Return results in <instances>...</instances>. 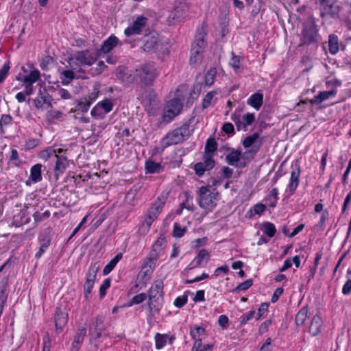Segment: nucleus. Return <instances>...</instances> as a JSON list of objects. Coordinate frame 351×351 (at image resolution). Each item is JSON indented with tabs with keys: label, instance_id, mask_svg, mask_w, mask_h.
I'll return each instance as SVG.
<instances>
[{
	"label": "nucleus",
	"instance_id": "nucleus-1",
	"mask_svg": "<svg viewBox=\"0 0 351 351\" xmlns=\"http://www.w3.org/2000/svg\"><path fill=\"white\" fill-rule=\"evenodd\" d=\"M299 47L317 48L322 40L316 19L311 16L302 23Z\"/></svg>",
	"mask_w": 351,
	"mask_h": 351
},
{
	"label": "nucleus",
	"instance_id": "nucleus-2",
	"mask_svg": "<svg viewBox=\"0 0 351 351\" xmlns=\"http://www.w3.org/2000/svg\"><path fill=\"white\" fill-rule=\"evenodd\" d=\"M157 75L155 64L152 62H145L136 68L134 80L142 87H146L152 84Z\"/></svg>",
	"mask_w": 351,
	"mask_h": 351
},
{
	"label": "nucleus",
	"instance_id": "nucleus-3",
	"mask_svg": "<svg viewBox=\"0 0 351 351\" xmlns=\"http://www.w3.org/2000/svg\"><path fill=\"white\" fill-rule=\"evenodd\" d=\"M197 194L198 204L202 208L211 211L216 207V200L219 195L218 192H210L208 186H203L199 189Z\"/></svg>",
	"mask_w": 351,
	"mask_h": 351
},
{
	"label": "nucleus",
	"instance_id": "nucleus-4",
	"mask_svg": "<svg viewBox=\"0 0 351 351\" xmlns=\"http://www.w3.org/2000/svg\"><path fill=\"white\" fill-rule=\"evenodd\" d=\"M319 4L320 17L322 19L329 16L334 19H339L341 6L337 4V0H317Z\"/></svg>",
	"mask_w": 351,
	"mask_h": 351
},
{
	"label": "nucleus",
	"instance_id": "nucleus-5",
	"mask_svg": "<svg viewBox=\"0 0 351 351\" xmlns=\"http://www.w3.org/2000/svg\"><path fill=\"white\" fill-rule=\"evenodd\" d=\"M291 169V172L287 190L289 193V195H293L295 193L300 181L301 167L298 160L292 162Z\"/></svg>",
	"mask_w": 351,
	"mask_h": 351
},
{
	"label": "nucleus",
	"instance_id": "nucleus-6",
	"mask_svg": "<svg viewBox=\"0 0 351 351\" xmlns=\"http://www.w3.org/2000/svg\"><path fill=\"white\" fill-rule=\"evenodd\" d=\"M208 34V25L206 22H203L201 26L198 27L196 30L195 40L192 44L191 48L204 52V49L207 46L206 37Z\"/></svg>",
	"mask_w": 351,
	"mask_h": 351
},
{
	"label": "nucleus",
	"instance_id": "nucleus-7",
	"mask_svg": "<svg viewBox=\"0 0 351 351\" xmlns=\"http://www.w3.org/2000/svg\"><path fill=\"white\" fill-rule=\"evenodd\" d=\"M187 5L182 2L176 4L167 17V22L169 25H173L180 22L187 14Z\"/></svg>",
	"mask_w": 351,
	"mask_h": 351
},
{
	"label": "nucleus",
	"instance_id": "nucleus-8",
	"mask_svg": "<svg viewBox=\"0 0 351 351\" xmlns=\"http://www.w3.org/2000/svg\"><path fill=\"white\" fill-rule=\"evenodd\" d=\"M183 107L182 100L179 98H173L167 104V112L162 116V120L170 122L176 116L180 114Z\"/></svg>",
	"mask_w": 351,
	"mask_h": 351
},
{
	"label": "nucleus",
	"instance_id": "nucleus-9",
	"mask_svg": "<svg viewBox=\"0 0 351 351\" xmlns=\"http://www.w3.org/2000/svg\"><path fill=\"white\" fill-rule=\"evenodd\" d=\"M227 151L229 154L226 156V161L229 165L234 166L239 169H243L247 167V162L241 161V149L228 147Z\"/></svg>",
	"mask_w": 351,
	"mask_h": 351
},
{
	"label": "nucleus",
	"instance_id": "nucleus-10",
	"mask_svg": "<svg viewBox=\"0 0 351 351\" xmlns=\"http://www.w3.org/2000/svg\"><path fill=\"white\" fill-rule=\"evenodd\" d=\"M99 54L97 52L94 53L88 49L76 51L75 53V60L83 66H91L97 60Z\"/></svg>",
	"mask_w": 351,
	"mask_h": 351
},
{
	"label": "nucleus",
	"instance_id": "nucleus-11",
	"mask_svg": "<svg viewBox=\"0 0 351 351\" xmlns=\"http://www.w3.org/2000/svg\"><path fill=\"white\" fill-rule=\"evenodd\" d=\"M213 157V156L203 155V162H197L194 165L193 169L197 176H202L205 171H210L215 167V161Z\"/></svg>",
	"mask_w": 351,
	"mask_h": 351
},
{
	"label": "nucleus",
	"instance_id": "nucleus-12",
	"mask_svg": "<svg viewBox=\"0 0 351 351\" xmlns=\"http://www.w3.org/2000/svg\"><path fill=\"white\" fill-rule=\"evenodd\" d=\"M147 21V19L144 16H138L133 23L125 29V35L130 37L132 35L140 34L143 28L146 25Z\"/></svg>",
	"mask_w": 351,
	"mask_h": 351
},
{
	"label": "nucleus",
	"instance_id": "nucleus-13",
	"mask_svg": "<svg viewBox=\"0 0 351 351\" xmlns=\"http://www.w3.org/2000/svg\"><path fill=\"white\" fill-rule=\"evenodd\" d=\"M142 49L148 53L156 52L159 46V38L156 33H151L143 38Z\"/></svg>",
	"mask_w": 351,
	"mask_h": 351
},
{
	"label": "nucleus",
	"instance_id": "nucleus-14",
	"mask_svg": "<svg viewBox=\"0 0 351 351\" xmlns=\"http://www.w3.org/2000/svg\"><path fill=\"white\" fill-rule=\"evenodd\" d=\"M184 141V137L181 135V132L176 128L172 132L166 134L162 139L161 144L164 147H167L173 145L182 143Z\"/></svg>",
	"mask_w": 351,
	"mask_h": 351
},
{
	"label": "nucleus",
	"instance_id": "nucleus-15",
	"mask_svg": "<svg viewBox=\"0 0 351 351\" xmlns=\"http://www.w3.org/2000/svg\"><path fill=\"white\" fill-rule=\"evenodd\" d=\"M54 322L56 330L61 332L68 322V313L64 308L57 307L54 314Z\"/></svg>",
	"mask_w": 351,
	"mask_h": 351
},
{
	"label": "nucleus",
	"instance_id": "nucleus-16",
	"mask_svg": "<svg viewBox=\"0 0 351 351\" xmlns=\"http://www.w3.org/2000/svg\"><path fill=\"white\" fill-rule=\"evenodd\" d=\"M38 241L40 246L38 251L35 254V258L36 259L41 258L43 254L48 249L51 241V236L49 232L45 231L39 235Z\"/></svg>",
	"mask_w": 351,
	"mask_h": 351
},
{
	"label": "nucleus",
	"instance_id": "nucleus-17",
	"mask_svg": "<svg viewBox=\"0 0 351 351\" xmlns=\"http://www.w3.org/2000/svg\"><path fill=\"white\" fill-rule=\"evenodd\" d=\"M337 94V90L335 89H332L328 91H321L317 95H315L311 99H306L303 102L304 104L310 103L312 105H318L321 104L323 101L328 99L332 96H335Z\"/></svg>",
	"mask_w": 351,
	"mask_h": 351
},
{
	"label": "nucleus",
	"instance_id": "nucleus-18",
	"mask_svg": "<svg viewBox=\"0 0 351 351\" xmlns=\"http://www.w3.org/2000/svg\"><path fill=\"white\" fill-rule=\"evenodd\" d=\"M56 159V165L54 167V176L56 179L58 180V177L60 174L63 173L66 168L69 165V161L67 158L64 156H58L56 154V157L54 158Z\"/></svg>",
	"mask_w": 351,
	"mask_h": 351
},
{
	"label": "nucleus",
	"instance_id": "nucleus-19",
	"mask_svg": "<svg viewBox=\"0 0 351 351\" xmlns=\"http://www.w3.org/2000/svg\"><path fill=\"white\" fill-rule=\"evenodd\" d=\"M119 41V38L114 34L110 36L103 42L100 49L97 51V53L99 54L101 52L104 53H109L118 45Z\"/></svg>",
	"mask_w": 351,
	"mask_h": 351
},
{
	"label": "nucleus",
	"instance_id": "nucleus-20",
	"mask_svg": "<svg viewBox=\"0 0 351 351\" xmlns=\"http://www.w3.org/2000/svg\"><path fill=\"white\" fill-rule=\"evenodd\" d=\"M205 258H207V260L208 259L209 253L206 249H202L198 252L197 256H195V258L188 265L186 269L191 270L199 267Z\"/></svg>",
	"mask_w": 351,
	"mask_h": 351
},
{
	"label": "nucleus",
	"instance_id": "nucleus-21",
	"mask_svg": "<svg viewBox=\"0 0 351 351\" xmlns=\"http://www.w3.org/2000/svg\"><path fill=\"white\" fill-rule=\"evenodd\" d=\"M247 104L258 110L263 103V95L260 93L252 94L246 101Z\"/></svg>",
	"mask_w": 351,
	"mask_h": 351
},
{
	"label": "nucleus",
	"instance_id": "nucleus-22",
	"mask_svg": "<svg viewBox=\"0 0 351 351\" xmlns=\"http://www.w3.org/2000/svg\"><path fill=\"white\" fill-rule=\"evenodd\" d=\"M163 281L162 280H157L154 281V284L149 289L147 298L151 297L154 298V296L160 295V294H164L163 292Z\"/></svg>",
	"mask_w": 351,
	"mask_h": 351
},
{
	"label": "nucleus",
	"instance_id": "nucleus-23",
	"mask_svg": "<svg viewBox=\"0 0 351 351\" xmlns=\"http://www.w3.org/2000/svg\"><path fill=\"white\" fill-rule=\"evenodd\" d=\"M167 199V195L162 194L152 204L149 210H152L154 213L159 215L166 203Z\"/></svg>",
	"mask_w": 351,
	"mask_h": 351
},
{
	"label": "nucleus",
	"instance_id": "nucleus-24",
	"mask_svg": "<svg viewBox=\"0 0 351 351\" xmlns=\"http://www.w3.org/2000/svg\"><path fill=\"white\" fill-rule=\"evenodd\" d=\"M42 167L41 164L38 163L31 167L29 179L33 183H37L42 180Z\"/></svg>",
	"mask_w": 351,
	"mask_h": 351
},
{
	"label": "nucleus",
	"instance_id": "nucleus-25",
	"mask_svg": "<svg viewBox=\"0 0 351 351\" xmlns=\"http://www.w3.org/2000/svg\"><path fill=\"white\" fill-rule=\"evenodd\" d=\"M260 143L258 145H254L249 149L245 150L243 153L241 152V161H245L248 163L250 160H253L261 147Z\"/></svg>",
	"mask_w": 351,
	"mask_h": 351
},
{
	"label": "nucleus",
	"instance_id": "nucleus-26",
	"mask_svg": "<svg viewBox=\"0 0 351 351\" xmlns=\"http://www.w3.org/2000/svg\"><path fill=\"white\" fill-rule=\"evenodd\" d=\"M99 268L100 264L99 261L91 263L86 274V281L95 282Z\"/></svg>",
	"mask_w": 351,
	"mask_h": 351
},
{
	"label": "nucleus",
	"instance_id": "nucleus-27",
	"mask_svg": "<svg viewBox=\"0 0 351 351\" xmlns=\"http://www.w3.org/2000/svg\"><path fill=\"white\" fill-rule=\"evenodd\" d=\"M322 324V321L319 315H316L313 316L309 326V332L313 336H316L319 334L321 332Z\"/></svg>",
	"mask_w": 351,
	"mask_h": 351
},
{
	"label": "nucleus",
	"instance_id": "nucleus-28",
	"mask_svg": "<svg viewBox=\"0 0 351 351\" xmlns=\"http://www.w3.org/2000/svg\"><path fill=\"white\" fill-rule=\"evenodd\" d=\"M195 117H191L186 122H185L182 126L177 128L176 129L181 132V135L184 137V139L188 138L191 136L193 129L190 130V125L193 123Z\"/></svg>",
	"mask_w": 351,
	"mask_h": 351
},
{
	"label": "nucleus",
	"instance_id": "nucleus-29",
	"mask_svg": "<svg viewBox=\"0 0 351 351\" xmlns=\"http://www.w3.org/2000/svg\"><path fill=\"white\" fill-rule=\"evenodd\" d=\"M167 241L164 234H160L158 239L154 242L152 247L151 252H156L158 256L166 246Z\"/></svg>",
	"mask_w": 351,
	"mask_h": 351
},
{
	"label": "nucleus",
	"instance_id": "nucleus-30",
	"mask_svg": "<svg viewBox=\"0 0 351 351\" xmlns=\"http://www.w3.org/2000/svg\"><path fill=\"white\" fill-rule=\"evenodd\" d=\"M328 49L332 55H335L339 50V38L336 34H332L328 36Z\"/></svg>",
	"mask_w": 351,
	"mask_h": 351
},
{
	"label": "nucleus",
	"instance_id": "nucleus-31",
	"mask_svg": "<svg viewBox=\"0 0 351 351\" xmlns=\"http://www.w3.org/2000/svg\"><path fill=\"white\" fill-rule=\"evenodd\" d=\"M164 168L159 162H156L153 160H147L145 162L146 173H160L163 171Z\"/></svg>",
	"mask_w": 351,
	"mask_h": 351
},
{
	"label": "nucleus",
	"instance_id": "nucleus-32",
	"mask_svg": "<svg viewBox=\"0 0 351 351\" xmlns=\"http://www.w3.org/2000/svg\"><path fill=\"white\" fill-rule=\"evenodd\" d=\"M40 73L38 69H35L31 71L28 75H25L22 79V82L23 84H33L40 80Z\"/></svg>",
	"mask_w": 351,
	"mask_h": 351
},
{
	"label": "nucleus",
	"instance_id": "nucleus-33",
	"mask_svg": "<svg viewBox=\"0 0 351 351\" xmlns=\"http://www.w3.org/2000/svg\"><path fill=\"white\" fill-rule=\"evenodd\" d=\"M123 254L118 253L104 268L103 275L106 276L110 274L115 267L117 263L122 258Z\"/></svg>",
	"mask_w": 351,
	"mask_h": 351
},
{
	"label": "nucleus",
	"instance_id": "nucleus-34",
	"mask_svg": "<svg viewBox=\"0 0 351 351\" xmlns=\"http://www.w3.org/2000/svg\"><path fill=\"white\" fill-rule=\"evenodd\" d=\"M217 149V143L214 138L207 139L205 145V150L203 155L213 156L214 152Z\"/></svg>",
	"mask_w": 351,
	"mask_h": 351
},
{
	"label": "nucleus",
	"instance_id": "nucleus-35",
	"mask_svg": "<svg viewBox=\"0 0 351 351\" xmlns=\"http://www.w3.org/2000/svg\"><path fill=\"white\" fill-rule=\"evenodd\" d=\"M308 316V306H303L296 314L295 323L298 326H302Z\"/></svg>",
	"mask_w": 351,
	"mask_h": 351
},
{
	"label": "nucleus",
	"instance_id": "nucleus-36",
	"mask_svg": "<svg viewBox=\"0 0 351 351\" xmlns=\"http://www.w3.org/2000/svg\"><path fill=\"white\" fill-rule=\"evenodd\" d=\"M255 121L254 113L247 112L241 117V130L246 131L247 128Z\"/></svg>",
	"mask_w": 351,
	"mask_h": 351
},
{
	"label": "nucleus",
	"instance_id": "nucleus-37",
	"mask_svg": "<svg viewBox=\"0 0 351 351\" xmlns=\"http://www.w3.org/2000/svg\"><path fill=\"white\" fill-rule=\"evenodd\" d=\"M158 257V255L156 252H150L145 259L144 265L143 266V269H145V268H152V269H154L156 262Z\"/></svg>",
	"mask_w": 351,
	"mask_h": 351
},
{
	"label": "nucleus",
	"instance_id": "nucleus-38",
	"mask_svg": "<svg viewBox=\"0 0 351 351\" xmlns=\"http://www.w3.org/2000/svg\"><path fill=\"white\" fill-rule=\"evenodd\" d=\"M261 230L263 231L265 234L267 235L270 238L274 237L276 233V229L274 223L269 221H265L261 224Z\"/></svg>",
	"mask_w": 351,
	"mask_h": 351
},
{
	"label": "nucleus",
	"instance_id": "nucleus-39",
	"mask_svg": "<svg viewBox=\"0 0 351 351\" xmlns=\"http://www.w3.org/2000/svg\"><path fill=\"white\" fill-rule=\"evenodd\" d=\"M149 314L152 317L158 313L163 306V301H147Z\"/></svg>",
	"mask_w": 351,
	"mask_h": 351
},
{
	"label": "nucleus",
	"instance_id": "nucleus-40",
	"mask_svg": "<svg viewBox=\"0 0 351 351\" xmlns=\"http://www.w3.org/2000/svg\"><path fill=\"white\" fill-rule=\"evenodd\" d=\"M259 138V133L254 132L252 135L246 136L242 141V145L245 148L252 147L254 145H256L255 144L256 140Z\"/></svg>",
	"mask_w": 351,
	"mask_h": 351
},
{
	"label": "nucleus",
	"instance_id": "nucleus-41",
	"mask_svg": "<svg viewBox=\"0 0 351 351\" xmlns=\"http://www.w3.org/2000/svg\"><path fill=\"white\" fill-rule=\"evenodd\" d=\"M217 69L211 67L206 73L204 76V82L207 86H211L214 84L217 75Z\"/></svg>",
	"mask_w": 351,
	"mask_h": 351
},
{
	"label": "nucleus",
	"instance_id": "nucleus-42",
	"mask_svg": "<svg viewBox=\"0 0 351 351\" xmlns=\"http://www.w3.org/2000/svg\"><path fill=\"white\" fill-rule=\"evenodd\" d=\"M168 337L167 334L156 333L155 335L156 348L157 350L162 348L166 345Z\"/></svg>",
	"mask_w": 351,
	"mask_h": 351
},
{
	"label": "nucleus",
	"instance_id": "nucleus-43",
	"mask_svg": "<svg viewBox=\"0 0 351 351\" xmlns=\"http://www.w3.org/2000/svg\"><path fill=\"white\" fill-rule=\"evenodd\" d=\"M186 227H181L178 223L175 222L173 224L172 235L175 238H181L186 232Z\"/></svg>",
	"mask_w": 351,
	"mask_h": 351
},
{
	"label": "nucleus",
	"instance_id": "nucleus-44",
	"mask_svg": "<svg viewBox=\"0 0 351 351\" xmlns=\"http://www.w3.org/2000/svg\"><path fill=\"white\" fill-rule=\"evenodd\" d=\"M38 156L39 158L45 160H47L48 159H50L51 158H54L55 157H56V150L51 147H49L45 150L41 151L38 154Z\"/></svg>",
	"mask_w": 351,
	"mask_h": 351
},
{
	"label": "nucleus",
	"instance_id": "nucleus-45",
	"mask_svg": "<svg viewBox=\"0 0 351 351\" xmlns=\"http://www.w3.org/2000/svg\"><path fill=\"white\" fill-rule=\"evenodd\" d=\"M46 99L43 96L42 86L38 90V97L34 99L35 107L38 109H43V105L46 104Z\"/></svg>",
	"mask_w": 351,
	"mask_h": 351
},
{
	"label": "nucleus",
	"instance_id": "nucleus-46",
	"mask_svg": "<svg viewBox=\"0 0 351 351\" xmlns=\"http://www.w3.org/2000/svg\"><path fill=\"white\" fill-rule=\"evenodd\" d=\"M91 105V101H88L87 98H84L77 101L76 106V110L80 111L83 113L86 112Z\"/></svg>",
	"mask_w": 351,
	"mask_h": 351
},
{
	"label": "nucleus",
	"instance_id": "nucleus-47",
	"mask_svg": "<svg viewBox=\"0 0 351 351\" xmlns=\"http://www.w3.org/2000/svg\"><path fill=\"white\" fill-rule=\"evenodd\" d=\"M206 332L205 328L202 326H195L191 328L190 335L193 339L201 338Z\"/></svg>",
	"mask_w": 351,
	"mask_h": 351
},
{
	"label": "nucleus",
	"instance_id": "nucleus-48",
	"mask_svg": "<svg viewBox=\"0 0 351 351\" xmlns=\"http://www.w3.org/2000/svg\"><path fill=\"white\" fill-rule=\"evenodd\" d=\"M203 51L195 49V48L191 49V57H190V64H195L198 62L201 59V54Z\"/></svg>",
	"mask_w": 351,
	"mask_h": 351
},
{
	"label": "nucleus",
	"instance_id": "nucleus-49",
	"mask_svg": "<svg viewBox=\"0 0 351 351\" xmlns=\"http://www.w3.org/2000/svg\"><path fill=\"white\" fill-rule=\"evenodd\" d=\"M10 69V61H6L0 69V83L3 82L4 80L6 79V77L9 73Z\"/></svg>",
	"mask_w": 351,
	"mask_h": 351
},
{
	"label": "nucleus",
	"instance_id": "nucleus-50",
	"mask_svg": "<svg viewBox=\"0 0 351 351\" xmlns=\"http://www.w3.org/2000/svg\"><path fill=\"white\" fill-rule=\"evenodd\" d=\"M97 104L101 108L102 110L105 112V115L110 112L113 108L112 102L108 99H104L101 102H99Z\"/></svg>",
	"mask_w": 351,
	"mask_h": 351
},
{
	"label": "nucleus",
	"instance_id": "nucleus-51",
	"mask_svg": "<svg viewBox=\"0 0 351 351\" xmlns=\"http://www.w3.org/2000/svg\"><path fill=\"white\" fill-rule=\"evenodd\" d=\"M147 298V294L141 293L134 295L129 302L128 306H131L134 304H139L142 303Z\"/></svg>",
	"mask_w": 351,
	"mask_h": 351
},
{
	"label": "nucleus",
	"instance_id": "nucleus-52",
	"mask_svg": "<svg viewBox=\"0 0 351 351\" xmlns=\"http://www.w3.org/2000/svg\"><path fill=\"white\" fill-rule=\"evenodd\" d=\"M51 215V213L49 210H46L43 213H40L38 211H36L33 214V217L36 223L41 222L47 219H48Z\"/></svg>",
	"mask_w": 351,
	"mask_h": 351
},
{
	"label": "nucleus",
	"instance_id": "nucleus-53",
	"mask_svg": "<svg viewBox=\"0 0 351 351\" xmlns=\"http://www.w3.org/2000/svg\"><path fill=\"white\" fill-rule=\"evenodd\" d=\"M86 334V328L85 327L78 329L73 341H75V343L82 344L84 341Z\"/></svg>",
	"mask_w": 351,
	"mask_h": 351
},
{
	"label": "nucleus",
	"instance_id": "nucleus-54",
	"mask_svg": "<svg viewBox=\"0 0 351 351\" xmlns=\"http://www.w3.org/2000/svg\"><path fill=\"white\" fill-rule=\"evenodd\" d=\"M93 117L97 119H102L105 117V112H104L100 106L97 104L90 112Z\"/></svg>",
	"mask_w": 351,
	"mask_h": 351
},
{
	"label": "nucleus",
	"instance_id": "nucleus-55",
	"mask_svg": "<svg viewBox=\"0 0 351 351\" xmlns=\"http://www.w3.org/2000/svg\"><path fill=\"white\" fill-rule=\"evenodd\" d=\"M13 119L10 114H3L0 119V129L2 134L4 133L3 126H7L12 124Z\"/></svg>",
	"mask_w": 351,
	"mask_h": 351
},
{
	"label": "nucleus",
	"instance_id": "nucleus-56",
	"mask_svg": "<svg viewBox=\"0 0 351 351\" xmlns=\"http://www.w3.org/2000/svg\"><path fill=\"white\" fill-rule=\"evenodd\" d=\"M62 75L64 77L62 82L64 85H68L75 78V73L73 70H65L62 73Z\"/></svg>",
	"mask_w": 351,
	"mask_h": 351
},
{
	"label": "nucleus",
	"instance_id": "nucleus-57",
	"mask_svg": "<svg viewBox=\"0 0 351 351\" xmlns=\"http://www.w3.org/2000/svg\"><path fill=\"white\" fill-rule=\"evenodd\" d=\"M111 280L106 278L99 287V298H103L106 294V290L110 287Z\"/></svg>",
	"mask_w": 351,
	"mask_h": 351
},
{
	"label": "nucleus",
	"instance_id": "nucleus-58",
	"mask_svg": "<svg viewBox=\"0 0 351 351\" xmlns=\"http://www.w3.org/2000/svg\"><path fill=\"white\" fill-rule=\"evenodd\" d=\"M217 94L216 91H210L208 92L202 101V108L205 109L207 108L210 104H211V101L214 97V96Z\"/></svg>",
	"mask_w": 351,
	"mask_h": 351
},
{
	"label": "nucleus",
	"instance_id": "nucleus-59",
	"mask_svg": "<svg viewBox=\"0 0 351 351\" xmlns=\"http://www.w3.org/2000/svg\"><path fill=\"white\" fill-rule=\"evenodd\" d=\"M231 120L235 123L237 129L238 131L241 130V114L237 112V110H235L230 117Z\"/></svg>",
	"mask_w": 351,
	"mask_h": 351
},
{
	"label": "nucleus",
	"instance_id": "nucleus-60",
	"mask_svg": "<svg viewBox=\"0 0 351 351\" xmlns=\"http://www.w3.org/2000/svg\"><path fill=\"white\" fill-rule=\"evenodd\" d=\"M255 311L251 310L246 315H244L240 317L239 326L242 327L245 325L255 315Z\"/></svg>",
	"mask_w": 351,
	"mask_h": 351
},
{
	"label": "nucleus",
	"instance_id": "nucleus-61",
	"mask_svg": "<svg viewBox=\"0 0 351 351\" xmlns=\"http://www.w3.org/2000/svg\"><path fill=\"white\" fill-rule=\"evenodd\" d=\"M232 57L230 60V64L235 69H238L241 66V62L243 58L239 56H236L233 52L232 53Z\"/></svg>",
	"mask_w": 351,
	"mask_h": 351
},
{
	"label": "nucleus",
	"instance_id": "nucleus-62",
	"mask_svg": "<svg viewBox=\"0 0 351 351\" xmlns=\"http://www.w3.org/2000/svg\"><path fill=\"white\" fill-rule=\"evenodd\" d=\"M10 160L14 161V165L16 167H20L22 164L21 160L19 159L18 151L16 149H11V154L10 156Z\"/></svg>",
	"mask_w": 351,
	"mask_h": 351
},
{
	"label": "nucleus",
	"instance_id": "nucleus-63",
	"mask_svg": "<svg viewBox=\"0 0 351 351\" xmlns=\"http://www.w3.org/2000/svg\"><path fill=\"white\" fill-rule=\"evenodd\" d=\"M93 330H99V331H104L106 330V327H105L104 321L99 316H97L95 318V321L93 322Z\"/></svg>",
	"mask_w": 351,
	"mask_h": 351
},
{
	"label": "nucleus",
	"instance_id": "nucleus-64",
	"mask_svg": "<svg viewBox=\"0 0 351 351\" xmlns=\"http://www.w3.org/2000/svg\"><path fill=\"white\" fill-rule=\"evenodd\" d=\"M138 192V189H131L126 194L125 197V202H128L130 204L134 205V197Z\"/></svg>",
	"mask_w": 351,
	"mask_h": 351
}]
</instances>
